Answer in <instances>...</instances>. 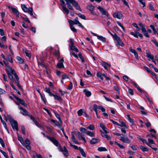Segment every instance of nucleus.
I'll use <instances>...</instances> for the list:
<instances>
[{
  "label": "nucleus",
  "instance_id": "nucleus-1",
  "mask_svg": "<svg viewBox=\"0 0 158 158\" xmlns=\"http://www.w3.org/2000/svg\"><path fill=\"white\" fill-rule=\"evenodd\" d=\"M9 116L10 117L9 118V121L13 129V130L16 129V131H18V127L17 122L12 119L10 117V115H9Z\"/></svg>",
  "mask_w": 158,
  "mask_h": 158
},
{
  "label": "nucleus",
  "instance_id": "nucleus-2",
  "mask_svg": "<svg viewBox=\"0 0 158 158\" xmlns=\"http://www.w3.org/2000/svg\"><path fill=\"white\" fill-rule=\"evenodd\" d=\"M21 7L24 11L28 13L31 15H33V9L32 8L29 7L28 8L24 4H22Z\"/></svg>",
  "mask_w": 158,
  "mask_h": 158
},
{
  "label": "nucleus",
  "instance_id": "nucleus-3",
  "mask_svg": "<svg viewBox=\"0 0 158 158\" xmlns=\"http://www.w3.org/2000/svg\"><path fill=\"white\" fill-rule=\"evenodd\" d=\"M113 39L114 40L116 41L117 42V46L119 48H120V46L123 47L124 46V44L121 40L120 38L117 35H115L114 38Z\"/></svg>",
  "mask_w": 158,
  "mask_h": 158
},
{
  "label": "nucleus",
  "instance_id": "nucleus-4",
  "mask_svg": "<svg viewBox=\"0 0 158 158\" xmlns=\"http://www.w3.org/2000/svg\"><path fill=\"white\" fill-rule=\"evenodd\" d=\"M60 5L62 7L63 12L66 15H68L69 12V10L66 7L65 3L64 0H60Z\"/></svg>",
  "mask_w": 158,
  "mask_h": 158
},
{
  "label": "nucleus",
  "instance_id": "nucleus-5",
  "mask_svg": "<svg viewBox=\"0 0 158 158\" xmlns=\"http://www.w3.org/2000/svg\"><path fill=\"white\" fill-rule=\"evenodd\" d=\"M46 137L50 140L53 144L56 146L58 147L59 145H60L59 142L54 137H50L48 136H46Z\"/></svg>",
  "mask_w": 158,
  "mask_h": 158
},
{
  "label": "nucleus",
  "instance_id": "nucleus-6",
  "mask_svg": "<svg viewBox=\"0 0 158 158\" xmlns=\"http://www.w3.org/2000/svg\"><path fill=\"white\" fill-rule=\"evenodd\" d=\"M13 95L17 101L19 102L20 104L23 105L26 107H27V104L25 102V101L23 99H20L14 94H13Z\"/></svg>",
  "mask_w": 158,
  "mask_h": 158
},
{
  "label": "nucleus",
  "instance_id": "nucleus-7",
  "mask_svg": "<svg viewBox=\"0 0 158 158\" xmlns=\"http://www.w3.org/2000/svg\"><path fill=\"white\" fill-rule=\"evenodd\" d=\"M98 9L101 12L103 15H106L108 19H110L108 13L104 8L99 6L98 7Z\"/></svg>",
  "mask_w": 158,
  "mask_h": 158
},
{
  "label": "nucleus",
  "instance_id": "nucleus-8",
  "mask_svg": "<svg viewBox=\"0 0 158 158\" xmlns=\"http://www.w3.org/2000/svg\"><path fill=\"white\" fill-rule=\"evenodd\" d=\"M91 33L94 35L97 36V38L99 40L102 41L103 42H106V38L102 36L98 35L97 34L94 33L92 32H91Z\"/></svg>",
  "mask_w": 158,
  "mask_h": 158
},
{
  "label": "nucleus",
  "instance_id": "nucleus-9",
  "mask_svg": "<svg viewBox=\"0 0 158 158\" xmlns=\"http://www.w3.org/2000/svg\"><path fill=\"white\" fill-rule=\"evenodd\" d=\"M130 34L135 38H138V36L141 38H143L142 35L136 31H135L134 32H131Z\"/></svg>",
  "mask_w": 158,
  "mask_h": 158
},
{
  "label": "nucleus",
  "instance_id": "nucleus-10",
  "mask_svg": "<svg viewBox=\"0 0 158 158\" xmlns=\"http://www.w3.org/2000/svg\"><path fill=\"white\" fill-rule=\"evenodd\" d=\"M8 8L10 10H12V12L17 17H19V13L16 8L10 6H8Z\"/></svg>",
  "mask_w": 158,
  "mask_h": 158
},
{
  "label": "nucleus",
  "instance_id": "nucleus-11",
  "mask_svg": "<svg viewBox=\"0 0 158 158\" xmlns=\"http://www.w3.org/2000/svg\"><path fill=\"white\" fill-rule=\"evenodd\" d=\"M122 135L124 136H121V138L120 139V140L126 143H131V140L129 139L127 137L125 136L123 134H122Z\"/></svg>",
  "mask_w": 158,
  "mask_h": 158
},
{
  "label": "nucleus",
  "instance_id": "nucleus-12",
  "mask_svg": "<svg viewBox=\"0 0 158 158\" xmlns=\"http://www.w3.org/2000/svg\"><path fill=\"white\" fill-rule=\"evenodd\" d=\"M113 16L114 18L121 19L123 17L122 14L119 12H115L113 13Z\"/></svg>",
  "mask_w": 158,
  "mask_h": 158
},
{
  "label": "nucleus",
  "instance_id": "nucleus-13",
  "mask_svg": "<svg viewBox=\"0 0 158 158\" xmlns=\"http://www.w3.org/2000/svg\"><path fill=\"white\" fill-rule=\"evenodd\" d=\"M66 2V4L68 6V8L70 10H73L74 9L71 3L72 4V0H64Z\"/></svg>",
  "mask_w": 158,
  "mask_h": 158
},
{
  "label": "nucleus",
  "instance_id": "nucleus-14",
  "mask_svg": "<svg viewBox=\"0 0 158 158\" xmlns=\"http://www.w3.org/2000/svg\"><path fill=\"white\" fill-rule=\"evenodd\" d=\"M72 4L75 6L76 9L77 10L81 11V9L80 6L78 4V2L75 0H72Z\"/></svg>",
  "mask_w": 158,
  "mask_h": 158
},
{
  "label": "nucleus",
  "instance_id": "nucleus-15",
  "mask_svg": "<svg viewBox=\"0 0 158 158\" xmlns=\"http://www.w3.org/2000/svg\"><path fill=\"white\" fill-rule=\"evenodd\" d=\"M146 53L147 54L146 56L148 58L151 59L152 60H153L154 59V58L153 56L151 54V53L149 50H147L146 51Z\"/></svg>",
  "mask_w": 158,
  "mask_h": 158
},
{
  "label": "nucleus",
  "instance_id": "nucleus-16",
  "mask_svg": "<svg viewBox=\"0 0 158 158\" xmlns=\"http://www.w3.org/2000/svg\"><path fill=\"white\" fill-rule=\"evenodd\" d=\"M19 108L21 110V113L23 115H28V112L26 110L23 109L21 107H19Z\"/></svg>",
  "mask_w": 158,
  "mask_h": 158
},
{
  "label": "nucleus",
  "instance_id": "nucleus-17",
  "mask_svg": "<svg viewBox=\"0 0 158 158\" xmlns=\"http://www.w3.org/2000/svg\"><path fill=\"white\" fill-rule=\"evenodd\" d=\"M64 156L66 157H67L69 156L68 151L67 149L65 146L64 147V151L63 152Z\"/></svg>",
  "mask_w": 158,
  "mask_h": 158
},
{
  "label": "nucleus",
  "instance_id": "nucleus-18",
  "mask_svg": "<svg viewBox=\"0 0 158 158\" xmlns=\"http://www.w3.org/2000/svg\"><path fill=\"white\" fill-rule=\"evenodd\" d=\"M79 149L81 152V155L84 157H85L86 156V154L84 151V150L81 147H79Z\"/></svg>",
  "mask_w": 158,
  "mask_h": 158
},
{
  "label": "nucleus",
  "instance_id": "nucleus-19",
  "mask_svg": "<svg viewBox=\"0 0 158 158\" xmlns=\"http://www.w3.org/2000/svg\"><path fill=\"white\" fill-rule=\"evenodd\" d=\"M83 92L85 93V95L88 97L91 96V92L89 91H88L86 89H85L83 90Z\"/></svg>",
  "mask_w": 158,
  "mask_h": 158
},
{
  "label": "nucleus",
  "instance_id": "nucleus-20",
  "mask_svg": "<svg viewBox=\"0 0 158 158\" xmlns=\"http://www.w3.org/2000/svg\"><path fill=\"white\" fill-rule=\"evenodd\" d=\"M98 139L96 138H93L90 141V143L92 144H95L97 143L98 142Z\"/></svg>",
  "mask_w": 158,
  "mask_h": 158
},
{
  "label": "nucleus",
  "instance_id": "nucleus-21",
  "mask_svg": "<svg viewBox=\"0 0 158 158\" xmlns=\"http://www.w3.org/2000/svg\"><path fill=\"white\" fill-rule=\"evenodd\" d=\"M54 114L56 116V117L59 119L60 123V124H62V121L61 119V118L60 117V115L57 113L55 112Z\"/></svg>",
  "mask_w": 158,
  "mask_h": 158
},
{
  "label": "nucleus",
  "instance_id": "nucleus-22",
  "mask_svg": "<svg viewBox=\"0 0 158 158\" xmlns=\"http://www.w3.org/2000/svg\"><path fill=\"white\" fill-rule=\"evenodd\" d=\"M139 148L143 152H148V149L147 148L144 147L142 145H140Z\"/></svg>",
  "mask_w": 158,
  "mask_h": 158
},
{
  "label": "nucleus",
  "instance_id": "nucleus-23",
  "mask_svg": "<svg viewBox=\"0 0 158 158\" xmlns=\"http://www.w3.org/2000/svg\"><path fill=\"white\" fill-rule=\"evenodd\" d=\"M130 52L134 53V55L135 56V58L136 59H138V53L137 52L135 51V50H130Z\"/></svg>",
  "mask_w": 158,
  "mask_h": 158
},
{
  "label": "nucleus",
  "instance_id": "nucleus-24",
  "mask_svg": "<svg viewBox=\"0 0 158 158\" xmlns=\"http://www.w3.org/2000/svg\"><path fill=\"white\" fill-rule=\"evenodd\" d=\"M57 66L58 68H64V66L63 65V62H59L57 64Z\"/></svg>",
  "mask_w": 158,
  "mask_h": 158
},
{
  "label": "nucleus",
  "instance_id": "nucleus-25",
  "mask_svg": "<svg viewBox=\"0 0 158 158\" xmlns=\"http://www.w3.org/2000/svg\"><path fill=\"white\" fill-rule=\"evenodd\" d=\"M16 58L19 64H22L24 63L23 60L19 56H17Z\"/></svg>",
  "mask_w": 158,
  "mask_h": 158
},
{
  "label": "nucleus",
  "instance_id": "nucleus-26",
  "mask_svg": "<svg viewBox=\"0 0 158 158\" xmlns=\"http://www.w3.org/2000/svg\"><path fill=\"white\" fill-rule=\"evenodd\" d=\"M88 9L90 11H92L94 8V6L92 5H89L87 6Z\"/></svg>",
  "mask_w": 158,
  "mask_h": 158
},
{
  "label": "nucleus",
  "instance_id": "nucleus-27",
  "mask_svg": "<svg viewBox=\"0 0 158 158\" xmlns=\"http://www.w3.org/2000/svg\"><path fill=\"white\" fill-rule=\"evenodd\" d=\"M86 134L87 135H89L90 136L93 137L94 136V134L93 132H91L89 131H87L86 132Z\"/></svg>",
  "mask_w": 158,
  "mask_h": 158
},
{
  "label": "nucleus",
  "instance_id": "nucleus-28",
  "mask_svg": "<svg viewBox=\"0 0 158 158\" xmlns=\"http://www.w3.org/2000/svg\"><path fill=\"white\" fill-rule=\"evenodd\" d=\"M7 73L8 75V76L10 79L12 81H14V79L13 78V76L10 74V73L7 70Z\"/></svg>",
  "mask_w": 158,
  "mask_h": 158
},
{
  "label": "nucleus",
  "instance_id": "nucleus-29",
  "mask_svg": "<svg viewBox=\"0 0 158 158\" xmlns=\"http://www.w3.org/2000/svg\"><path fill=\"white\" fill-rule=\"evenodd\" d=\"M54 97L55 99L58 100L59 101H61L62 100V99L61 97L58 96L57 95H54Z\"/></svg>",
  "mask_w": 158,
  "mask_h": 158
},
{
  "label": "nucleus",
  "instance_id": "nucleus-30",
  "mask_svg": "<svg viewBox=\"0 0 158 158\" xmlns=\"http://www.w3.org/2000/svg\"><path fill=\"white\" fill-rule=\"evenodd\" d=\"M54 97L55 99L58 100L59 101H61L62 100V99L61 97L58 96L57 95H54Z\"/></svg>",
  "mask_w": 158,
  "mask_h": 158
},
{
  "label": "nucleus",
  "instance_id": "nucleus-31",
  "mask_svg": "<svg viewBox=\"0 0 158 158\" xmlns=\"http://www.w3.org/2000/svg\"><path fill=\"white\" fill-rule=\"evenodd\" d=\"M51 121L52 122L54 123L57 126H59L60 125V123H59L57 121H56L55 120L51 119Z\"/></svg>",
  "mask_w": 158,
  "mask_h": 158
},
{
  "label": "nucleus",
  "instance_id": "nucleus-32",
  "mask_svg": "<svg viewBox=\"0 0 158 158\" xmlns=\"http://www.w3.org/2000/svg\"><path fill=\"white\" fill-rule=\"evenodd\" d=\"M77 14L81 19L85 20V16L84 15L81 14V13H78Z\"/></svg>",
  "mask_w": 158,
  "mask_h": 158
},
{
  "label": "nucleus",
  "instance_id": "nucleus-33",
  "mask_svg": "<svg viewBox=\"0 0 158 158\" xmlns=\"http://www.w3.org/2000/svg\"><path fill=\"white\" fill-rule=\"evenodd\" d=\"M98 150L100 152L107 151V150L104 147H99L98 148Z\"/></svg>",
  "mask_w": 158,
  "mask_h": 158
},
{
  "label": "nucleus",
  "instance_id": "nucleus-34",
  "mask_svg": "<svg viewBox=\"0 0 158 158\" xmlns=\"http://www.w3.org/2000/svg\"><path fill=\"white\" fill-rule=\"evenodd\" d=\"M78 56L80 59L81 60L82 62L83 63L85 62L83 57L82 56L81 53L79 52L78 54Z\"/></svg>",
  "mask_w": 158,
  "mask_h": 158
},
{
  "label": "nucleus",
  "instance_id": "nucleus-35",
  "mask_svg": "<svg viewBox=\"0 0 158 158\" xmlns=\"http://www.w3.org/2000/svg\"><path fill=\"white\" fill-rule=\"evenodd\" d=\"M7 58L9 62L11 63H12L13 62L12 57L10 55H8Z\"/></svg>",
  "mask_w": 158,
  "mask_h": 158
},
{
  "label": "nucleus",
  "instance_id": "nucleus-36",
  "mask_svg": "<svg viewBox=\"0 0 158 158\" xmlns=\"http://www.w3.org/2000/svg\"><path fill=\"white\" fill-rule=\"evenodd\" d=\"M18 139L22 143L23 142V140L22 136L19 135H18Z\"/></svg>",
  "mask_w": 158,
  "mask_h": 158
},
{
  "label": "nucleus",
  "instance_id": "nucleus-37",
  "mask_svg": "<svg viewBox=\"0 0 158 158\" xmlns=\"http://www.w3.org/2000/svg\"><path fill=\"white\" fill-rule=\"evenodd\" d=\"M114 143L115 144L117 145L120 148H124V147L122 145H121L120 143H118L117 142L115 141Z\"/></svg>",
  "mask_w": 158,
  "mask_h": 158
},
{
  "label": "nucleus",
  "instance_id": "nucleus-38",
  "mask_svg": "<svg viewBox=\"0 0 158 158\" xmlns=\"http://www.w3.org/2000/svg\"><path fill=\"white\" fill-rule=\"evenodd\" d=\"M0 143H1L2 147L4 148L5 147V145L4 142L2 138H0Z\"/></svg>",
  "mask_w": 158,
  "mask_h": 158
},
{
  "label": "nucleus",
  "instance_id": "nucleus-39",
  "mask_svg": "<svg viewBox=\"0 0 158 158\" xmlns=\"http://www.w3.org/2000/svg\"><path fill=\"white\" fill-rule=\"evenodd\" d=\"M0 152L3 154L4 156L6 158H7L8 156L7 154L4 151H2L0 149Z\"/></svg>",
  "mask_w": 158,
  "mask_h": 158
},
{
  "label": "nucleus",
  "instance_id": "nucleus-40",
  "mask_svg": "<svg viewBox=\"0 0 158 158\" xmlns=\"http://www.w3.org/2000/svg\"><path fill=\"white\" fill-rule=\"evenodd\" d=\"M38 65H40L42 67H44L46 69H47V67L46 66H45L42 62H40L38 61Z\"/></svg>",
  "mask_w": 158,
  "mask_h": 158
},
{
  "label": "nucleus",
  "instance_id": "nucleus-41",
  "mask_svg": "<svg viewBox=\"0 0 158 158\" xmlns=\"http://www.w3.org/2000/svg\"><path fill=\"white\" fill-rule=\"evenodd\" d=\"M75 134L76 135V136L77 137V138L78 139H81V138H80L81 133L80 132H77V133L76 132Z\"/></svg>",
  "mask_w": 158,
  "mask_h": 158
},
{
  "label": "nucleus",
  "instance_id": "nucleus-42",
  "mask_svg": "<svg viewBox=\"0 0 158 158\" xmlns=\"http://www.w3.org/2000/svg\"><path fill=\"white\" fill-rule=\"evenodd\" d=\"M54 54L56 56H59L60 55V52L59 50H56L54 53Z\"/></svg>",
  "mask_w": 158,
  "mask_h": 158
},
{
  "label": "nucleus",
  "instance_id": "nucleus-43",
  "mask_svg": "<svg viewBox=\"0 0 158 158\" xmlns=\"http://www.w3.org/2000/svg\"><path fill=\"white\" fill-rule=\"evenodd\" d=\"M102 65L104 67V68L106 70H108V68L106 66V63L105 62H104V61H102Z\"/></svg>",
  "mask_w": 158,
  "mask_h": 158
},
{
  "label": "nucleus",
  "instance_id": "nucleus-44",
  "mask_svg": "<svg viewBox=\"0 0 158 158\" xmlns=\"http://www.w3.org/2000/svg\"><path fill=\"white\" fill-rule=\"evenodd\" d=\"M139 139L143 143H145L147 145H148V143L146 139L141 138H139Z\"/></svg>",
  "mask_w": 158,
  "mask_h": 158
},
{
  "label": "nucleus",
  "instance_id": "nucleus-45",
  "mask_svg": "<svg viewBox=\"0 0 158 158\" xmlns=\"http://www.w3.org/2000/svg\"><path fill=\"white\" fill-rule=\"evenodd\" d=\"M47 129L48 131L50 133L52 134H53L54 133L52 131V130L49 127H47Z\"/></svg>",
  "mask_w": 158,
  "mask_h": 158
},
{
  "label": "nucleus",
  "instance_id": "nucleus-46",
  "mask_svg": "<svg viewBox=\"0 0 158 158\" xmlns=\"http://www.w3.org/2000/svg\"><path fill=\"white\" fill-rule=\"evenodd\" d=\"M119 126H120L121 127H124L126 128H127V125L125 123H124L122 121L121 122V124H120V125H119Z\"/></svg>",
  "mask_w": 158,
  "mask_h": 158
},
{
  "label": "nucleus",
  "instance_id": "nucleus-47",
  "mask_svg": "<svg viewBox=\"0 0 158 158\" xmlns=\"http://www.w3.org/2000/svg\"><path fill=\"white\" fill-rule=\"evenodd\" d=\"M75 133H76V132L75 131H72L71 132L72 135L71 139L73 141V140H74L75 139V136L74 135V134H75Z\"/></svg>",
  "mask_w": 158,
  "mask_h": 158
},
{
  "label": "nucleus",
  "instance_id": "nucleus-48",
  "mask_svg": "<svg viewBox=\"0 0 158 158\" xmlns=\"http://www.w3.org/2000/svg\"><path fill=\"white\" fill-rule=\"evenodd\" d=\"M8 67H9V69L10 70L11 73L12 74L14 75L16 73L14 69H12V68H11L9 66Z\"/></svg>",
  "mask_w": 158,
  "mask_h": 158
},
{
  "label": "nucleus",
  "instance_id": "nucleus-49",
  "mask_svg": "<svg viewBox=\"0 0 158 158\" xmlns=\"http://www.w3.org/2000/svg\"><path fill=\"white\" fill-rule=\"evenodd\" d=\"M35 154V155L36 156L37 158H43L42 156L40 154H38L36 152L34 151Z\"/></svg>",
  "mask_w": 158,
  "mask_h": 158
},
{
  "label": "nucleus",
  "instance_id": "nucleus-50",
  "mask_svg": "<svg viewBox=\"0 0 158 158\" xmlns=\"http://www.w3.org/2000/svg\"><path fill=\"white\" fill-rule=\"evenodd\" d=\"M98 108L101 110L103 112H105L106 111L105 109L102 106H98Z\"/></svg>",
  "mask_w": 158,
  "mask_h": 158
},
{
  "label": "nucleus",
  "instance_id": "nucleus-51",
  "mask_svg": "<svg viewBox=\"0 0 158 158\" xmlns=\"http://www.w3.org/2000/svg\"><path fill=\"white\" fill-rule=\"evenodd\" d=\"M22 18L25 22H27L28 23H30V21L27 18L22 17Z\"/></svg>",
  "mask_w": 158,
  "mask_h": 158
},
{
  "label": "nucleus",
  "instance_id": "nucleus-52",
  "mask_svg": "<svg viewBox=\"0 0 158 158\" xmlns=\"http://www.w3.org/2000/svg\"><path fill=\"white\" fill-rule=\"evenodd\" d=\"M68 22L69 24V26H71L73 25V24H74V21L70 20V19H68Z\"/></svg>",
  "mask_w": 158,
  "mask_h": 158
},
{
  "label": "nucleus",
  "instance_id": "nucleus-53",
  "mask_svg": "<svg viewBox=\"0 0 158 158\" xmlns=\"http://www.w3.org/2000/svg\"><path fill=\"white\" fill-rule=\"evenodd\" d=\"M70 28L72 31L74 32H76L77 30L75 28L73 25L70 26Z\"/></svg>",
  "mask_w": 158,
  "mask_h": 158
},
{
  "label": "nucleus",
  "instance_id": "nucleus-54",
  "mask_svg": "<svg viewBox=\"0 0 158 158\" xmlns=\"http://www.w3.org/2000/svg\"><path fill=\"white\" fill-rule=\"evenodd\" d=\"M83 113V110L82 109H80L77 111V114L79 116H81Z\"/></svg>",
  "mask_w": 158,
  "mask_h": 158
},
{
  "label": "nucleus",
  "instance_id": "nucleus-55",
  "mask_svg": "<svg viewBox=\"0 0 158 158\" xmlns=\"http://www.w3.org/2000/svg\"><path fill=\"white\" fill-rule=\"evenodd\" d=\"M114 89L117 91L118 94H119V89L118 86H114Z\"/></svg>",
  "mask_w": 158,
  "mask_h": 158
},
{
  "label": "nucleus",
  "instance_id": "nucleus-56",
  "mask_svg": "<svg viewBox=\"0 0 158 158\" xmlns=\"http://www.w3.org/2000/svg\"><path fill=\"white\" fill-rule=\"evenodd\" d=\"M69 77L68 75H66L65 74H64L63 75L62 77V79L64 80L66 78H68Z\"/></svg>",
  "mask_w": 158,
  "mask_h": 158
},
{
  "label": "nucleus",
  "instance_id": "nucleus-57",
  "mask_svg": "<svg viewBox=\"0 0 158 158\" xmlns=\"http://www.w3.org/2000/svg\"><path fill=\"white\" fill-rule=\"evenodd\" d=\"M21 131L22 133L24 135H25V127L24 126H23L21 127Z\"/></svg>",
  "mask_w": 158,
  "mask_h": 158
},
{
  "label": "nucleus",
  "instance_id": "nucleus-58",
  "mask_svg": "<svg viewBox=\"0 0 158 158\" xmlns=\"http://www.w3.org/2000/svg\"><path fill=\"white\" fill-rule=\"evenodd\" d=\"M1 15L2 18V20L3 21L4 18L5 16V13L4 12H2L1 14Z\"/></svg>",
  "mask_w": 158,
  "mask_h": 158
},
{
  "label": "nucleus",
  "instance_id": "nucleus-59",
  "mask_svg": "<svg viewBox=\"0 0 158 158\" xmlns=\"http://www.w3.org/2000/svg\"><path fill=\"white\" fill-rule=\"evenodd\" d=\"M79 22L78 21V18L77 17H76L74 21V24H77Z\"/></svg>",
  "mask_w": 158,
  "mask_h": 158
},
{
  "label": "nucleus",
  "instance_id": "nucleus-60",
  "mask_svg": "<svg viewBox=\"0 0 158 158\" xmlns=\"http://www.w3.org/2000/svg\"><path fill=\"white\" fill-rule=\"evenodd\" d=\"M44 90L46 92L49 93H50V89L49 88H47L46 87L44 89Z\"/></svg>",
  "mask_w": 158,
  "mask_h": 158
},
{
  "label": "nucleus",
  "instance_id": "nucleus-61",
  "mask_svg": "<svg viewBox=\"0 0 158 158\" xmlns=\"http://www.w3.org/2000/svg\"><path fill=\"white\" fill-rule=\"evenodd\" d=\"M132 25L135 27H136L138 31H139V29L137 26V25L135 23H132Z\"/></svg>",
  "mask_w": 158,
  "mask_h": 158
},
{
  "label": "nucleus",
  "instance_id": "nucleus-62",
  "mask_svg": "<svg viewBox=\"0 0 158 158\" xmlns=\"http://www.w3.org/2000/svg\"><path fill=\"white\" fill-rule=\"evenodd\" d=\"M80 130L81 132L86 133V129L85 128L81 127L80 128Z\"/></svg>",
  "mask_w": 158,
  "mask_h": 158
},
{
  "label": "nucleus",
  "instance_id": "nucleus-63",
  "mask_svg": "<svg viewBox=\"0 0 158 158\" xmlns=\"http://www.w3.org/2000/svg\"><path fill=\"white\" fill-rule=\"evenodd\" d=\"M87 128L90 130H93L94 129V126L93 125H90L87 127Z\"/></svg>",
  "mask_w": 158,
  "mask_h": 158
},
{
  "label": "nucleus",
  "instance_id": "nucleus-64",
  "mask_svg": "<svg viewBox=\"0 0 158 158\" xmlns=\"http://www.w3.org/2000/svg\"><path fill=\"white\" fill-rule=\"evenodd\" d=\"M22 25L23 27L25 28H28V26L27 25H26L24 22H23L22 23Z\"/></svg>",
  "mask_w": 158,
  "mask_h": 158
}]
</instances>
